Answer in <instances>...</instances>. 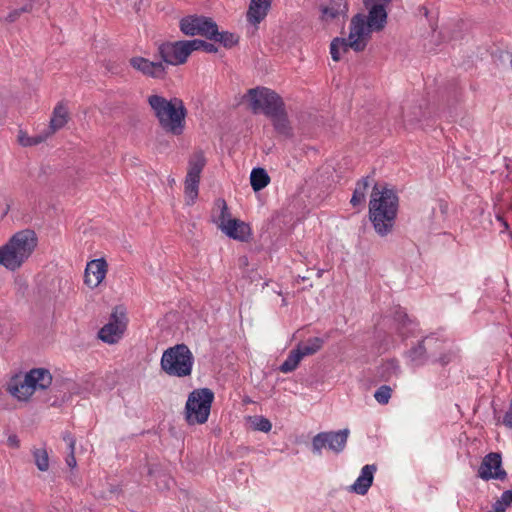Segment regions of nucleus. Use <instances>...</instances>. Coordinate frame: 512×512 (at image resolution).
Listing matches in <instances>:
<instances>
[{"instance_id":"obj_27","label":"nucleus","mask_w":512,"mask_h":512,"mask_svg":"<svg viewBox=\"0 0 512 512\" xmlns=\"http://www.w3.org/2000/svg\"><path fill=\"white\" fill-rule=\"evenodd\" d=\"M323 339L320 337H313L307 340L306 343L297 345V350L301 353L302 357L313 355L318 352L323 346Z\"/></svg>"},{"instance_id":"obj_35","label":"nucleus","mask_w":512,"mask_h":512,"mask_svg":"<svg viewBox=\"0 0 512 512\" xmlns=\"http://www.w3.org/2000/svg\"><path fill=\"white\" fill-rule=\"evenodd\" d=\"M391 395V387L388 385H382L375 391L374 398L379 404L386 405L389 402Z\"/></svg>"},{"instance_id":"obj_21","label":"nucleus","mask_w":512,"mask_h":512,"mask_svg":"<svg viewBox=\"0 0 512 512\" xmlns=\"http://www.w3.org/2000/svg\"><path fill=\"white\" fill-rule=\"evenodd\" d=\"M69 110L63 101L56 104L50 118L49 128L46 137L53 135L56 131L62 129L69 121Z\"/></svg>"},{"instance_id":"obj_43","label":"nucleus","mask_w":512,"mask_h":512,"mask_svg":"<svg viewBox=\"0 0 512 512\" xmlns=\"http://www.w3.org/2000/svg\"><path fill=\"white\" fill-rule=\"evenodd\" d=\"M399 318H403V319H405V320L409 321V319H408V317H407V314H405V313H401V314H399Z\"/></svg>"},{"instance_id":"obj_38","label":"nucleus","mask_w":512,"mask_h":512,"mask_svg":"<svg viewBox=\"0 0 512 512\" xmlns=\"http://www.w3.org/2000/svg\"><path fill=\"white\" fill-rule=\"evenodd\" d=\"M158 477L160 478L161 480V483L156 481V485L161 488V489H169L170 487V482H171V479L169 476H167L166 474H158Z\"/></svg>"},{"instance_id":"obj_17","label":"nucleus","mask_w":512,"mask_h":512,"mask_svg":"<svg viewBox=\"0 0 512 512\" xmlns=\"http://www.w3.org/2000/svg\"><path fill=\"white\" fill-rule=\"evenodd\" d=\"M129 63L133 69L147 77L163 79L167 74L166 65L162 61L155 62L141 56H135L129 60Z\"/></svg>"},{"instance_id":"obj_30","label":"nucleus","mask_w":512,"mask_h":512,"mask_svg":"<svg viewBox=\"0 0 512 512\" xmlns=\"http://www.w3.org/2000/svg\"><path fill=\"white\" fill-rule=\"evenodd\" d=\"M212 221L216 224L217 228L224 231V200L218 199L215 202L211 214Z\"/></svg>"},{"instance_id":"obj_40","label":"nucleus","mask_w":512,"mask_h":512,"mask_svg":"<svg viewBox=\"0 0 512 512\" xmlns=\"http://www.w3.org/2000/svg\"><path fill=\"white\" fill-rule=\"evenodd\" d=\"M502 501L505 505L512 504V490H507L502 493L501 496Z\"/></svg>"},{"instance_id":"obj_42","label":"nucleus","mask_w":512,"mask_h":512,"mask_svg":"<svg viewBox=\"0 0 512 512\" xmlns=\"http://www.w3.org/2000/svg\"><path fill=\"white\" fill-rule=\"evenodd\" d=\"M155 473H156V469H154L153 467H150L149 468V475L153 476Z\"/></svg>"},{"instance_id":"obj_41","label":"nucleus","mask_w":512,"mask_h":512,"mask_svg":"<svg viewBox=\"0 0 512 512\" xmlns=\"http://www.w3.org/2000/svg\"><path fill=\"white\" fill-rule=\"evenodd\" d=\"M7 443L10 447H13V448L19 447V439L16 435H10L7 439Z\"/></svg>"},{"instance_id":"obj_44","label":"nucleus","mask_w":512,"mask_h":512,"mask_svg":"<svg viewBox=\"0 0 512 512\" xmlns=\"http://www.w3.org/2000/svg\"><path fill=\"white\" fill-rule=\"evenodd\" d=\"M322 274H323V270H319V271L317 272V277H321V276H322Z\"/></svg>"},{"instance_id":"obj_24","label":"nucleus","mask_w":512,"mask_h":512,"mask_svg":"<svg viewBox=\"0 0 512 512\" xmlns=\"http://www.w3.org/2000/svg\"><path fill=\"white\" fill-rule=\"evenodd\" d=\"M274 126V129L282 135L289 136L291 134V127L289 125V121L287 118V114L285 112V106L278 111L269 116Z\"/></svg>"},{"instance_id":"obj_8","label":"nucleus","mask_w":512,"mask_h":512,"mask_svg":"<svg viewBox=\"0 0 512 512\" xmlns=\"http://www.w3.org/2000/svg\"><path fill=\"white\" fill-rule=\"evenodd\" d=\"M205 165L206 159L203 152L197 151L190 156L184 181V198L189 206L195 204L198 198L201 173Z\"/></svg>"},{"instance_id":"obj_29","label":"nucleus","mask_w":512,"mask_h":512,"mask_svg":"<svg viewBox=\"0 0 512 512\" xmlns=\"http://www.w3.org/2000/svg\"><path fill=\"white\" fill-rule=\"evenodd\" d=\"M302 358L303 357L301 353L297 350V348H295L289 353L286 360L280 365L279 370L283 373H290L294 371L298 367Z\"/></svg>"},{"instance_id":"obj_2","label":"nucleus","mask_w":512,"mask_h":512,"mask_svg":"<svg viewBox=\"0 0 512 512\" xmlns=\"http://www.w3.org/2000/svg\"><path fill=\"white\" fill-rule=\"evenodd\" d=\"M399 207L396 192L386 184H374L369 201V219L376 233L384 237L394 227Z\"/></svg>"},{"instance_id":"obj_10","label":"nucleus","mask_w":512,"mask_h":512,"mask_svg":"<svg viewBox=\"0 0 512 512\" xmlns=\"http://www.w3.org/2000/svg\"><path fill=\"white\" fill-rule=\"evenodd\" d=\"M191 40H180L175 42H165L159 45L158 54L162 62L167 65H182L185 64L189 56L193 52V45Z\"/></svg>"},{"instance_id":"obj_4","label":"nucleus","mask_w":512,"mask_h":512,"mask_svg":"<svg viewBox=\"0 0 512 512\" xmlns=\"http://www.w3.org/2000/svg\"><path fill=\"white\" fill-rule=\"evenodd\" d=\"M38 238L33 230L25 229L15 233L0 247V265L10 271L18 270L33 254Z\"/></svg>"},{"instance_id":"obj_31","label":"nucleus","mask_w":512,"mask_h":512,"mask_svg":"<svg viewBox=\"0 0 512 512\" xmlns=\"http://www.w3.org/2000/svg\"><path fill=\"white\" fill-rule=\"evenodd\" d=\"M48 137H46V134L45 135H40V136H36V137H30L26 132H23L22 130L19 131V134H18V142L22 145V146H34V145H37V144H40L42 143L43 141H45Z\"/></svg>"},{"instance_id":"obj_34","label":"nucleus","mask_w":512,"mask_h":512,"mask_svg":"<svg viewBox=\"0 0 512 512\" xmlns=\"http://www.w3.org/2000/svg\"><path fill=\"white\" fill-rule=\"evenodd\" d=\"M34 7V2H30L27 0V3L20 8L12 10L7 17L5 18L6 22L12 23L15 22L23 13L32 12Z\"/></svg>"},{"instance_id":"obj_12","label":"nucleus","mask_w":512,"mask_h":512,"mask_svg":"<svg viewBox=\"0 0 512 512\" xmlns=\"http://www.w3.org/2000/svg\"><path fill=\"white\" fill-rule=\"evenodd\" d=\"M128 319L122 309L115 308L110 319L98 332L100 340L107 344L118 343L127 329Z\"/></svg>"},{"instance_id":"obj_16","label":"nucleus","mask_w":512,"mask_h":512,"mask_svg":"<svg viewBox=\"0 0 512 512\" xmlns=\"http://www.w3.org/2000/svg\"><path fill=\"white\" fill-rule=\"evenodd\" d=\"M442 345L443 343L434 337H425L416 346L407 351L406 357L411 365L415 367L422 366L427 362V351L430 350L433 354L434 350L441 348Z\"/></svg>"},{"instance_id":"obj_11","label":"nucleus","mask_w":512,"mask_h":512,"mask_svg":"<svg viewBox=\"0 0 512 512\" xmlns=\"http://www.w3.org/2000/svg\"><path fill=\"white\" fill-rule=\"evenodd\" d=\"M350 430L344 428L338 431L320 432L312 439V451L320 455L323 449H328L336 454L344 451Z\"/></svg>"},{"instance_id":"obj_14","label":"nucleus","mask_w":512,"mask_h":512,"mask_svg":"<svg viewBox=\"0 0 512 512\" xmlns=\"http://www.w3.org/2000/svg\"><path fill=\"white\" fill-rule=\"evenodd\" d=\"M478 477L482 480H504L507 477L506 471L502 467V457L499 453L487 454L478 469Z\"/></svg>"},{"instance_id":"obj_20","label":"nucleus","mask_w":512,"mask_h":512,"mask_svg":"<svg viewBox=\"0 0 512 512\" xmlns=\"http://www.w3.org/2000/svg\"><path fill=\"white\" fill-rule=\"evenodd\" d=\"M226 236L240 242H248L252 237L250 225L242 220L226 219Z\"/></svg>"},{"instance_id":"obj_23","label":"nucleus","mask_w":512,"mask_h":512,"mask_svg":"<svg viewBox=\"0 0 512 512\" xmlns=\"http://www.w3.org/2000/svg\"><path fill=\"white\" fill-rule=\"evenodd\" d=\"M27 376L34 391L47 389L52 383L51 373L44 368L32 369L27 373Z\"/></svg>"},{"instance_id":"obj_3","label":"nucleus","mask_w":512,"mask_h":512,"mask_svg":"<svg viewBox=\"0 0 512 512\" xmlns=\"http://www.w3.org/2000/svg\"><path fill=\"white\" fill-rule=\"evenodd\" d=\"M160 127L169 134L180 136L186 125L187 110L179 98L166 99L160 95H150L147 99Z\"/></svg>"},{"instance_id":"obj_25","label":"nucleus","mask_w":512,"mask_h":512,"mask_svg":"<svg viewBox=\"0 0 512 512\" xmlns=\"http://www.w3.org/2000/svg\"><path fill=\"white\" fill-rule=\"evenodd\" d=\"M270 182V177L264 168H254L250 174V183L254 191H260Z\"/></svg>"},{"instance_id":"obj_37","label":"nucleus","mask_w":512,"mask_h":512,"mask_svg":"<svg viewBox=\"0 0 512 512\" xmlns=\"http://www.w3.org/2000/svg\"><path fill=\"white\" fill-rule=\"evenodd\" d=\"M456 358V353L452 350H449L447 353L439 356L436 359V362L440 363L441 365H447L448 363L452 362Z\"/></svg>"},{"instance_id":"obj_9","label":"nucleus","mask_w":512,"mask_h":512,"mask_svg":"<svg viewBox=\"0 0 512 512\" xmlns=\"http://www.w3.org/2000/svg\"><path fill=\"white\" fill-rule=\"evenodd\" d=\"M249 97L253 112H262L267 117L280 111L285 106L282 98L276 92L266 87L250 89Z\"/></svg>"},{"instance_id":"obj_7","label":"nucleus","mask_w":512,"mask_h":512,"mask_svg":"<svg viewBox=\"0 0 512 512\" xmlns=\"http://www.w3.org/2000/svg\"><path fill=\"white\" fill-rule=\"evenodd\" d=\"M180 30L187 36L200 35L216 42H222L224 34L218 31L217 24L210 18L199 15L183 17L179 23Z\"/></svg>"},{"instance_id":"obj_1","label":"nucleus","mask_w":512,"mask_h":512,"mask_svg":"<svg viewBox=\"0 0 512 512\" xmlns=\"http://www.w3.org/2000/svg\"><path fill=\"white\" fill-rule=\"evenodd\" d=\"M368 15L357 14L350 22L347 38L336 37L331 41L330 54L339 61L349 49L362 52L368 45L373 31L379 32L387 23V7L392 0H363Z\"/></svg>"},{"instance_id":"obj_22","label":"nucleus","mask_w":512,"mask_h":512,"mask_svg":"<svg viewBox=\"0 0 512 512\" xmlns=\"http://www.w3.org/2000/svg\"><path fill=\"white\" fill-rule=\"evenodd\" d=\"M8 391L11 395L23 401L28 400L35 392L28 381L27 374L24 378L12 379L8 384Z\"/></svg>"},{"instance_id":"obj_15","label":"nucleus","mask_w":512,"mask_h":512,"mask_svg":"<svg viewBox=\"0 0 512 512\" xmlns=\"http://www.w3.org/2000/svg\"><path fill=\"white\" fill-rule=\"evenodd\" d=\"M320 12L324 24H340L347 17L348 3L346 0H327L321 5Z\"/></svg>"},{"instance_id":"obj_19","label":"nucleus","mask_w":512,"mask_h":512,"mask_svg":"<svg viewBox=\"0 0 512 512\" xmlns=\"http://www.w3.org/2000/svg\"><path fill=\"white\" fill-rule=\"evenodd\" d=\"M376 470L377 467L375 464L363 466L355 482L349 486V491L362 496L366 495L369 488L372 486Z\"/></svg>"},{"instance_id":"obj_5","label":"nucleus","mask_w":512,"mask_h":512,"mask_svg":"<svg viewBox=\"0 0 512 512\" xmlns=\"http://www.w3.org/2000/svg\"><path fill=\"white\" fill-rule=\"evenodd\" d=\"M194 356L185 344H177L166 349L161 357V369L169 376L184 378L193 370Z\"/></svg>"},{"instance_id":"obj_32","label":"nucleus","mask_w":512,"mask_h":512,"mask_svg":"<svg viewBox=\"0 0 512 512\" xmlns=\"http://www.w3.org/2000/svg\"><path fill=\"white\" fill-rule=\"evenodd\" d=\"M63 440L68 444L70 453L66 458V463L70 468H75L77 465L76 458H75V439L70 433H66L63 436Z\"/></svg>"},{"instance_id":"obj_18","label":"nucleus","mask_w":512,"mask_h":512,"mask_svg":"<svg viewBox=\"0 0 512 512\" xmlns=\"http://www.w3.org/2000/svg\"><path fill=\"white\" fill-rule=\"evenodd\" d=\"M107 272L108 263L104 258L93 259L86 264L84 283L94 289L103 282Z\"/></svg>"},{"instance_id":"obj_36","label":"nucleus","mask_w":512,"mask_h":512,"mask_svg":"<svg viewBox=\"0 0 512 512\" xmlns=\"http://www.w3.org/2000/svg\"><path fill=\"white\" fill-rule=\"evenodd\" d=\"M191 41L192 43H195L193 45V52L202 50L206 53H216L218 51V47L214 43H210L200 39H193Z\"/></svg>"},{"instance_id":"obj_28","label":"nucleus","mask_w":512,"mask_h":512,"mask_svg":"<svg viewBox=\"0 0 512 512\" xmlns=\"http://www.w3.org/2000/svg\"><path fill=\"white\" fill-rule=\"evenodd\" d=\"M368 186H369L368 177H363L356 183V187L354 189V192H353L351 200H350V203L354 207L362 204L365 201Z\"/></svg>"},{"instance_id":"obj_33","label":"nucleus","mask_w":512,"mask_h":512,"mask_svg":"<svg viewBox=\"0 0 512 512\" xmlns=\"http://www.w3.org/2000/svg\"><path fill=\"white\" fill-rule=\"evenodd\" d=\"M35 464L41 471H46L49 468V457L45 449H36L33 452Z\"/></svg>"},{"instance_id":"obj_6","label":"nucleus","mask_w":512,"mask_h":512,"mask_svg":"<svg viewBox=\"0 0 512 512\" xmlns=\"http://www.w3.org/2000/svg\"><path fill=\"white\" fill-rule=\"evenodd\" d=\"M214 393L209 388L193 390L185 404V420L189 425L204 424L208 421Z\"/></svg>"},{"instance_id":"obj_13","label":"nucleus","mask_w":512,"mask_h":512,"mask_svg":"<svg viewBox=\"0 0 512 512\" xmlns=\"http://www.w3.org/2000/svg\"><path fill=\"white\" fill-rule=\"evenodd\" d=\"M273 0H250L246 11L247 33L256 34L259 25L267 17Z\"/></svg>"},{"instance_id":"obj_26","label":"nucleus","mask_w":512,"mask_h":512,"mask_svg":"<svg viewBox=\"0 0 512 512\" xmlns=\"http://www.w3.org/2000/svg\"><path fill=\"white\" fill-rule=\"evenodd\" d=\"M245 421L249 428L253 431L269 433L272 429V423L268 418L264 416H246Z\"/></svg>"},{"instance_id":"obj_39","label":"nucleus","mask_w":512,"mask_h":512,"mask_svg":"<svg viewBox=\"0 0 512 512\" xmlns=\"http://www.w3.org/2000/svg\"><path fill=\"white\" fill-rule=\"evenodd\" d=\"M239 42V36L234 33L226 32V48L236 46Z\"/></svg>"}]
</instances>
